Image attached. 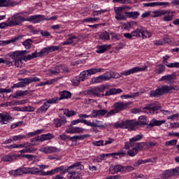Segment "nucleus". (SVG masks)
Returning a JSON list of instances; mask_svg holds the SVG:
<instances>
[{
  "label": "nucleus",
  "instance_id": "nucleus-40",
  "mask_svg": "<svg viewBox=\"0 0 179 179\" xmlns=\"http://www.w3.org/2000/svg\"><path fill=\"white\" fill-rule=\"evenodd\" d=\"M100 40H110V34L107 31L100 32L98 34Z\"/></svg>",
  "mask_w": 179,
  "mask_h": 179
},
{
  "label": "nucleus",
  "instance_id": "nucleus-17",
  "mask_svg": "<svg viewBox=\"0 0 179 179\" xmlns=\"http://www.w3.org/2000/svg\"><path fill=\"white\" fill-rule=\"evenodd\" d=\"M113 107L118 113H120V111H124V110H127V108H128V103H124L122 101H119L115 103Z\"/></svg>",
  "mask_w": 179,
  "mask_h": 179
},
{
  "label": "nucleus",
  "instance_id": "nucleus-11",
  "mask_svg": "<svg viewBox=\"0 0 179 179\" xmlns=\"http://www.w3.org/2000/svg\"><path fill=\"white\" fill-rule=\"evenodd\" d=\"M8 20L11 27L19 26L20 24H22L23 22H26L25 17L20 15L19 13L11 16Z\"/></svg>",
  "mask_w": 179,
  "mask_h": 179
},
{
  "label": "nucleus",
  "instance_id": "nucleus-23",
  "mask_svg": "<svg viewBox=\"0 0 179 179\" xmlns=\"http://www.w3.org/2000/svg\"><path fill=\"white\" fill-rule=\"evenodd\" d=\"M90 136V134L77 135L73 136H69V141L76 142V141H83V139H86V138H89Z\"/></svg>",
  "mask_w": 179,
  "mask_h": 179
},
{
  "label": "nucleus",
  "instance_id": "nucleus-14",
  "mask_svg": "<svg viewBox=\"0 0 179 179\" xmlns=\"http://www.w3.org/2000/svg\"><path fill=\"white\" fill-rule=\"evenodd\" d=\"M25 22H31V23H40L41 22H44V15H31L28 17H25Z\"/></svg>",
  "mask_w": 179,
  "mask_h": 179
},
{
  "label": "nucleus",
  "instance_id": "nucleus-41",
  "mask_svg": "<svg viewBox=\"0 0 179 179\" xmlns=\"http://www.w3.org/2000/svg\"><path fill=\"white\" fill-rule=\"evenodd\" d=\"M169 40L167 38H165L164 39H160V40H155L153 41V44L155 45H164L166 43H169Z\"/></svg>",
  "mask_w": 179,
  "mask_h": 179
},
{
  "label": "nucleus",
  "instance_id": "nucleus-53",
  "mask_svg": "<svg viewBox=\"0 0 179 179\" xmlns=\"http://www.w3.org/2000/svg\"><path fill=\"white\" fill-rule=\"evenodd\" d=\"M27 138V136L24 134H20L17 136H13V142H17V141H22V139H26Z\"/></svg>",
  "mask_w": 179,
  "mask_h": 179
},
{
  "label": "nucleus",
  "instance_id": "nucleus-61",
  "mask_svg": "<svg viewBox=\"0 0 179 179\" xmlns=\"http://www.w3.org/2000/svg\"><path fill=\"white\" fill-rule=\"evenodd\" d=\"M80 78L79 77H75L73 79H71V83H73V86H79L80 83Z\"/></svg>",
  "mask_w": 179,
  "mask_h": 179
},
{
  "label": "nucleus",
  "instance_id": "nucleus-6",
  "mask_svg": "<svg viewBox=\"0 0 179 179\" xmlns=\"http://www.w3.org/2000/svg\"><path fill=\"white\" fill-rule=\"evenodd\" d=\"M171 90H176V92H178L179 87L174 86L163 85L161 87H158L155 90L150 91V97H160V96H163V94L169 93Z\"/></svg>",
  "mask_w": 179,
  "mask_h": 179
},
{
  "label": "nucleus",
  "instance_id": "nucleus-46",
  "mask_svg": "<svg viewBox=\"0 0 179 179\" xmlns=\"http://www.w3.org/2000/svg\"><path fill=\"white\" fill-rule=\"evenodd\" d=\"M27 94V90L20 91L18 90L13 94V99H17V97H21V96H26Z\"/></svg>",
  "mask_w": 179,
  "mask_h": 179
},
{
  "label": "nucleus",
  "instance_id": "nucleus-51",
  "mask_svg": "<svg viewBox=\"0 0 179 179\" xmlns=\"http://www.w3.org/2000/svg\"><path fill=\"white\" fill-rule=\"evenodd\" d=\"M82 122L83 124H85V125H87V120L85 119H77L76 120L71 121V125H76L77 124H80Z\"/></svg>",
  "mask_w": 179,
  "mask_h": 179
},
{
  "label": "nucleus",
  "instance_id": "nucleus-50",
  "mask_svg": "<svg viewBox=\"0 0 179 179\" xmlns=\"http://www.w3.org/2000/svg\"><path fill=\"white\" fill-rule=\"evenodd\" d=\"M99 20L97 17H87L82 20V23H96Z\"/></svg>",
  "mask_w": 179,
  "mask_h": 179
},
{
  "label": "nucleus",
  "instance_id": "nucleus-33",
  "mask_svg": "<svg viewBox=\"0 0 179 179\" xmlns=\"http://www.w3.org/2000/svg\"><path fill=\"white\" fill-rule=\"evenodd\" d=\"M110 170L112 173H121V171H124V166L121 165H114L110 166Z\"/></svg>",
  "mask_w": 179,
  "mask_h": 179
},
{
  "label": "nucleus",
  "instance_id": "nucleus-4",
  "mask_svg": "<svg viewBox=\"0 0 179 179\" xmlns=\"http://www.w3.org/2000/svg\"><path fill=\"white\" fill-rule=\"evenodd\" d=\"M148 69V66H143L142 67L136 66L129 70L122 71L120 73L111 71L112 78L118 79L122 76H129V75H132V73H138V72H145Z\"/></svg>",
  "mask_w": 179,
  "mask_h": 179
},
{
  "label": "nucleus",
  "instance_id": "nucleus-34",
  "mask_svg": "<svg viewBox=\"0 0 179 179\" xmlns=\"http://www.w3.org/2000/svg\"><path fill=\"white\" fill-rule=\"evenodd\" d=\"M143 27H138L136 29L131 31L133 37H142Z\"/></svg>",
  "mask_w": 179,
  "mask_h": 179
},
{
  "label": "nucleus",
  "instance_id": "nucleus-26",
  "mask_svg": "<svg viewBox=\"0 0 179 179\" xmlns=\"http://www.w3.org/2000/svg\"><path fill=\"white\" fill-rule=\"evenodd\" d=\"M54 124L56 128H59L62 127V125H65V124H66V119L65 117H62L60 119H55L54 120Z\"/></svg>",
  "mask_w": 179,
  "mask_h": 179
},
{
  "label": "nucleus",
  "instance_id": "nucleus-56",
  "mask_svg": "<svg viewBox=\"0 0 179 179\" xmlns=\"http://www.w3.org/2000/svg\"><path fill=\"white\" fill-rule=\"evenodd\" d=\"M88 76H89V74L87 73V70H85V71H83V72H81V73H80L78 78H79L80 80L83 81V80H85V79H86V78H87Z\"/></svg>",
  "mask_w": 179,
  "mask_h": 179
},
{
  "label": "nucleus",
  "instance_id": "nucleus-64",
  "mask_svg": "<svg viewBox=\"0 0 179 179\" xmlns=\"http://www.w3.org/2000/svg\"><path fill=\"white\" fill-rule=\"evenodd\" d=\"M167 68H179V62L168 63L166 64Z\"/></svg>",
  "mask_w": 179,
  "mask_h": 179
},
{
  "label": "nucleus",
  "instance_id": "nucleus-24",
  "mask_svg": "<svg viewBox=\"0 0 179 179\" xmlns=\"http://www.w3.org/2000/svg\"><path fill=\"white\" fill-rule=\"evenodd\" d=\"M66 179H82V175L78 171H68Z\"/></svg>",
  "mask_w": 179,
  "mask_h": 179
},
{
  "label": "nucleus",
  "instance_id": "nucleus-15",
  "mask_svg": "<svg viewBox=\"0 0 179 179\" xmlns=\"http://www.w3.org/2000/svg\"><path fill=\"white\" fill-rule=\"evenodd\" d=\"M80 41V39L78 36L69 34V38L65 41L62 43V45H69L71 44L76 45L78 44Z\"/></svg>",
  "mask_w": 179,
  "mask_h": 179
},
{
  "label": "nucleus",
  "instance_id": "nucleus-62",
  "mask_svg": "<svg viewBox=\"0 0 179 179\" xmlns=\"http://www.w3.org/2000/svg\"><path fill=\"white\" fill-rule=\"evenodd\" d=\"M6 27H11L9 20H7L6 22L0 23V29H6Z\"/></svg>",
  "mask_w": 179,
  "mask_h": 179
},
{
  "label": "nucleus",
  "instance_id": "nucleus-60",
  "mask_svg": "<svg viewBox=\"0 0 179 179\" xmlns=\"http://www.w3.org/2000/svg\"><path fill=\"white\" fill-rule=\"evenodd\" d=\"M22 44L27 50H29L31 47V40L27 39L25 41L23 42Z\"/></svg>",
  "mask_w": 179,
  "mask_h": 179
},
{
  "label": "nucleus",
  "instance_id": "nucleus-63",
  "mask_svg": "<svg viewBox=\"0 0 179 179\" xmlns=\"http://www.w3.org/2000/svg\"><path fill=\"white\" fill-rule=\"evenodd\" d=\"M64 113V115H66V117H72L73 115H75L76 114V112L73 110H69L68 109H65Z\"/></svg>",
  "mask_w": 179,
  "mask_h": 179
},
{
  "label": "nucleus",
  "instance_id": "nucleus-28",
  "mask_svg": "<svg viewBox=\"0 0 179 179\" xmlns=\"http://www.w3.org/2000/svg\"><path fill=\"white\" fill-rule=\"evenodd\" d=\"M20 38H22V36H18L8 41H0V45H8V44H10L12 43H16V41H17V40H20Z\"/></svg>",
  "mask_w": 179,
  "mask_h": 179
},
{
  "label": "nucleus",
  "instance_id": "nucleus-36",
  "mask_svg": "<svg viewBox=\"0 0 179 179\" xmlns=\"http://www.w3.org/2000/svg\"><path fill=\"white\" fill-rule=\"evenodd\" d=\"M127 151V155L130 156V157H134V156H136L138 154V152L139 150L136 149L135 147H131L130 149H126Z\"/></svg>",
  "mask_w": 179,
  "mask_h": 179
},
{
  "label": "nucleus",
  "instance_id": "nucleus-27",
  "mask_svg": "<svg viewBox=\"0 0 179 179\" xmlns=\"http://www.w3.org/2000/svg\"><path fill=\"white\" fill-rule=\"evenodd\" d=\"M111 48V45H103L97 47L96 52L97 54H104L108 48Z\"/></svg>",
  "mask_w": 179,
  "mask_h": 179
},
{
  "label": "nucleus",
  "instance_id": "nucleus-25",
  "mask_svg": "<svg viewBox=\"0 0 179 179\" xmlns=\"http://www.w3.org/2000/svg\"><path fill=\"white\" fill-rule=\"evenodd\" d=\"M176 76V73H173L172 74H169L166 76H163L159 79V82H171V80H173V79H174Z\"/></svg>",
  "mask_w": 179,
  "mask_h": 179
},
{
  "label": "nucleus",
  "instance_id": "nucleus-39",
  "mask_svg": "<svg viewBox=\"0 0 179 179\" xmlns=\"http://www.w3.org/2000/svg\"><path fill=\"white\" fill-rule=\"evenodd\" d=\"M59 94H60V97L58 98L59 101L64 100V99H69V97H71V92H69L68 91L60 92Z\"/></svg>",
  "mask_w": 179,
  "mask_h": 179
},
{
  "label": "nucleus",
  "instance_id": "nucleus-19",
  "mask_svg": "<svg viewBox=\"0 0 179 179\" xmlns=\"http://www.w3.org/2000/svg\"><path fill=\"white\" fill-rule=\"evenodd\" d=\"M12 121V116L9 113H0V124L4 125Z\"/></svg>",
  "mask_w": 179,
  "mask_h": 179
},
{
  "label": "nucleus",
  "instance_id": "nucleus-12",
  "mask_svg": "<svg viewBox=\"0 0 179 179\" xmlns=\"http://www.w3.org/2000/svg\"><path fill=\"white\" fill-rule=\"evenodd\" d=\"M125 7L114 8V12L115 13V19H116V20H125V19H127V16L122 13Z\"/></svg>",
  "mask_w": 179,
  "mask_h": 179
},
{
  "label": "nucleus",
  "instance_id": "nucleus-3",
  "mask_svg": "<svg viewBox=\"0 0 179 179\" xmlns=\"http://www.w3.org/2000/svg\"><path fill=\"white\" fill-rule=\"evenodd\" d=\"M83 169V165H82V162H77L68 166L67 169L64 166H61L57 167L51 171H43L41 172V176H54L55 174H58V173H61V171H69V170H82Z\"/></svg>",
  "mask_w": 179,
  "mask_h": 179
},
{
  "label": "nucleus",
  "instance_id": "nucleus-52",
  "mask_svg": "<svg viewBox=\"0 0 179 179\" xmlns=\"http://www.w3.org/2000/svg\"><path fill=\"white\" fill-rule=\"evenodd\" d=\"M111 40L113 41H118V40H121L122 38V35L120 34H117V33H111Z\"/></svg>",
  "mask_w": 179,
  "mask_h": 179
},
{
  "label": "nucleus",
  "instance_id": "nucleus-58",
  "mask_svg": "<svg viewBox=\"0 0 179 179\" xmlns=\"http://www.w3.org/2000/svg\"><path fill=\"white\" fill-rule=\"evenodd\" d=\"M31 174L37 176V174H40L41 173V171L38 169V168L36 167H31L30 168Z\"/></svg>",
  "mask_w": 179,
  "mask_h": 179
},
{
  "label": "nucleus",
  "instance_id": "nucleus-31",
  "mask_svg": "<svg viewBox=\"0 0 179 179\" xmlns=\"http://www.w3.org/2000/svg\"><path fill=\"white\" fill-rule=\"evenodd\" d=\"M167 14V10H155L151 12L152 17H159L160 16H163Z\"/></svg>",
  "mask_w": 179,
  "mask_h": 179
},
{
  "label": "nucleus",
  "instance_id": "nucleus-2",
  "mask_svg": "<svg viewBox=\"0 0 179 179\" xmlns=\"http://www.w3.org/2000/svg\"><path fill=\"white\" fill-rule=\"evenodd\" d=\"M147 122L146 116H140L138 121L123 120L114 123L113 127L117 129L118 128H122V129H129V131H136L138 125H146Z\"/></svg>",
  "mask_w": 179,
  "mask_h": 179
},
{
  "label": "nucleus",
  "instance_id": "nucleus-8",
  "mask_svg": "<svg viewBox=\"0 0 179 179\" xmlns=\"http://www.w3.org/2000/svg\"><path fill=\"white\" fill-rule=\"evenodd\" d=\"M59 101L58 97L55 96L50 99L46 100L45 102L36 110V114H40L41 113H47V110L50 108V104H55Z\"/></svg>",
  "mask_w": 179,
  "mask_h": 179
},
{
  "label": "nucleus",
  "instance_id": "nucleus-16",
  "mask_svg": "<svg viewBox=\"0 0 179 179\" xmlns=\"http://www.w3.org/2000/svg\"><path fill=\"white\" fill-rule=\"evenodd\" d=\"M40 152L45 153V155H49L51 153H56V152H59L60 150L55 146H46L40 148Z\"/></svg>",
  "mask_w": 179,
  "mask_h": 179
},
{
  "label": "nucleus",
  "instance_id": "nucleus-32",
  "mask_svg": "<svg viewBox=\"0 0 179 179\" xmlns=\"http://www.w3.org/2000/svg\"><path fill=\"white\" fill-rule=\"evenodd\" d=\"M174 17V12L167 11L166 14L163 17L164 22H171Z\"/></svg>",
  "mask_w": 179,
  "mask_h": 179
},
{
  "label": "nucleus",
  "instance_id": "nucleus-47",
  "mask_svg": "<svg viewBox=\"0 0 179 179\" xmlns=\"http://www.w3.org/2000/svg\"><path fill=\"white\" fill-rule=\"evenodd\" d=\"M166 69V67L163 64H158L155 67V72L160 75V73H163Z\"/></svg>",
  "mask_w": 179,
  "mask_h": 179
},
{
  "label": "nucleus",
  "instance_id": "nucleus-20",
  "mask_svg": "<svg viewBox=\"0 0 179 179\" xmlns=\"http://www.w3.org/2000/svg\"><path fill=\"white\" fill-rule=\"evenodd\" d=\"M66 132H67V134H83V132H85V129L70 126L69 129L66 130Z\"/></svg>",
  "mask_w": 179,
  "mask_h": 179
},
{
  "label": "nucleus",
  "instance_id": "nucleus-59",
  "mask_svg": "<svg viewBox=\"0 0 179 179\" xmlns=\"http://www.w3.org/2000/svg\"><path fill=\"white\" fill-rule=\"evenodd\" d=\"M106 154H102L101 155L96 156L94 157V162H96L97 163H100V162H103L104 160V158L106 157Z\"/></svg>",
  "mask_w": 179,
  "mask_h": 179
},
{
  "label": "nucleus",
  "instance_id": "nucleus-5",
  "mask_svg": "<svg viewBox=\"0 0 179 179\" xmlns=\"http://www.w3.org/2000/svg\"><path fill=\"white\" fill-rule=\"evenodd\" d=\"M143 138V136L138 134L136 136L129 138V141L124 143V149H131V148H135L137 150H142L145 147V143H136L138 141H141Z\"/></svg>",
  "mask_w": 179,
  "mask_h": 179
},
{
  "label": "nucleus",
  "instance_id": "nucleus-45",
  "mask_svg": "<svg viewBox=\"0 0 179 179\" xmlns=\"http://www.w3.org/2000/svg\"><path fill=\"white\" fill-rule=\"evenodd\" d=\"M37 148H28L19 151L20 153H36Z\"/></svg>",
  "mask_w": 179,
  "mask_h": 179
},
{
  "label": "nucleus",
  "instance_id": "nucleus-13",
  "mask_svg": "<svg viewBox=\"0 0 179 179\" xmlns=\"http://www.w3.org/2000/svg\"><path fill=\"white\" fill-rule=\"evenodd\" d=\"M87 127H92V128H107L108 124L107 123L103 124V121L93 120L92 122L87 120Z\"/></svg>",
  "mask_w": 179,
  "mask_h": 179
},
{
  "label": "nucleus",
  "instance_id": "nucleus-44",
  "mask_svg": "<svg viewBox=\"0 0 179 179\" xmlns=\"http://www.w3.org/2000/svg\"><path fill=\"white\" fill-rule=\"evenodd\" d=\"M125 15L127 17H131V19H137L140 13L138 11H134V12L125 13Z\"/></svg>",
  "mask_w": 179,
  "mask_h": 179
},
{
  "label": "nucleus",
  "instance_id": "nucleus-7",
  "mask_svg": "<svg viewBox=\"0 0 179 179\" xmlns=\"http://www.w3.org/2000/svg\"><path fill=\"white\" fill-rule=\"evenodd\" d=\"M28 53L29 52L27 50H15L8 52L7 55L13 61H20V68H22L23 66V62L22 61H24V58H26L25 55H27Z\"/></svg>",
  "mask_w": 179,
  "mask_h": 179
},
{
  "label": "nucleus",
  "instance_id": "nucleus-37",
  "mask_svg": "<svg viewBox=\"0 0 179 179\" xmlns=\"http://www.w3.org/2000/svg\"><path fill=\"white\" fill-rule=\"evenodd\" d=\"M41 136V142H44L45 141H50L54 138V135L50 133L46 134H42Z\"/></svg>",
  "mask_w": 179,
  "mask_h": 179
},
{
  "label": "nucleus",
  "instance_id": "nucleus-29",
  "mask_svg": "<svg viewBox=\"0 0 179 179\" xmlns=\"http://www.w3.org/2000/svg\"><path fill=\"white\" fill-rule=\"evenodd\" d=\"M174 176H176L174 169H169V170L164 171L162 173V178L164 179L170 178V177H173Z\"/></svg>",
  "mask_w": 179,
  "mask_h": 179
},
{
  "label": "nucleus",
  "instance_id": "nucleus-22",
  "mask_svg": "<svg viewBox=\"0 0 179 179\" xmlns=\"http://www.w3.org/2000/svg\"><path fill=\"white\" fill-rule=\"evenodd\" d=\"M1 162L12 163L13 160H16V154H8L1 158Z\"/></svg>",
  "mask_w": 179,
  "mask_h": 179
},
{
  "label": "nucleus",
  "instance_id": "nucleus-57",
  "mask_svg": "<svg viewBox=\"0 0 179 179\" xmlns=\"http://www.w3.org/2000/svg\"><path fill=\"white\" fill-rule=\"evenodd\" d=\"M49 72L51 73V75H58L59 73H61V70L58 66L55 69H50Z\"/></svg>",
  "mask_w": 179,
  "mask_h": 179
},
{
  "label": "nucleus",
  "instance_id": "nucleus-10",
  "mask_svg": "<svg viewBox=\"0 0 179 179\" xmlns=\"http://www.w3.org/2000/svg\"><path fill=\"white\" fill-rule=\"evenodd\" d=\"M51 50L50 49V46L47 48H44L39 52H35L31 53V55H28L24 57V61H30V59H33V58H37L38 57H44V55H47V54H50Z\"/></svg>",
  "mask_w": 179,
  "mask_h": 179
},
{
  "label": "nucleus",
  "instance_id": "nucleus-42",
  "mask_svg": "<svg viewBox=\"0 0 179 179\" xmlns=\"http://www.w3.org/2000/svg\"><path fill=\"white\" fill-rule=\"evenodd\" d=\"M152 34H152L151 31L145 30V28L143 27L142 32H141V36H142L143 38H150V37H152Z\"/></svg>",
  "mask_w": 179,
  "mask_h": 179
},
{
  "label": "nucleus",
  "instance_id": "nucleus-18",
  "mask_svg": "<svg viewBox=\"0 0 179 179\" xmlns=\"http://www.w3.org/2000/svg\"><path fill=\"white\" fill-rule=\"evenodd\" d=\"M157 6H164V8H170L172 6H179V0H171V2H157Z\"/></svg>",
  "mask_w": 179,
  "mask_h": 179
},
{
  "label": "nucleus",
  "instance_id": "nucleus-54",
  "mask_svg": "<svg viewBox=\"0 0 179 179\" xmlns=\"http://www.w3.org/2000/svg\"><path fill=\"white\" fill-rule=\"evenodd\" d=\"M106 113L105 114L106 118H109V117H113V115H115V114H118L115 108L110 110L109 112L107 110H106Z\"/></svg>",
  "mask_w": 179,
  "mask_h": 179
},
{
  "label": "nucleus",
  "instance_id": "nucleus-9",
  "mask_svg": "<svg viewBox=\"0 0 179 179\" xmlns=\"http://www.w3.org/2000/svg\"><path fill=\"white\" fill-rule=\"evenodd\" d=\"M107 114V110L106 109H101V110H94L90 113V115L86 114H80L78 115L79 118H97V117H104Z\"/></svg>",
  "mask_w": 179,
  "mask_h": 179
},
{
  "label": "nucleus",
  "instance_id": "nucleus-30",
  "mask_svg": "<svg viewBox=\"0 0 179 179\" xmlns=\"http://www.w3.org/2000/svg\"><path fill=\"white\" fill-rule=\"evenodd\" d=\"M166 120H157L156 119H152L150 122L149 125L150 127H160V125H163V124H165Z\"/></svg>",
  "mask_w": 179,
  "mask_h": 179
},
{
  "label": "nucleus",
  "instance_id": "nucleus-43",
  "mask_svg": "<svg viewBox=\"0 0 179 179\" xmlns=\"http://www.w3.org/2000/svg\"><path fill=\"white\" fill-rule=\"evenodd\" d=\"M106 157L108 156H112V157H115V156H119L120 157H124L125 156V152H124V151H118L117 152L106 154Z\"/></svg>",
  "mask_w": 179,
  "mask_h": 179
},
{
  "label": "nucleus",
  "instance_id": "nucleus-1",
  "mask_svg": "<svg viewBox=\"0 0 179 179\" xmlns=\"http://www.w3.org/2000/svg\"><path fill=\"white\" fill-rule=\"evenodd\" d=\"M107 87L106 85H99L94 87L84 92L85 96H89V97H104L105 96H111L113 94H117L122 93V90L112 88L108 91L106 92ZM104 92H106L104 94Z\"/></svg>",
  "mask_w": 179,
  "mask_h": 179
},
{
  "label": "nucleus",
  "instance_id": "nucleus-38",
  "mask_svg": "<svg viewBox=\"0 0 179 179\" xmlns=\"http://www.w3.org/2000/svg\"><path fill=\"white\" fill-rule=\"evenodd\" d=\"M143 110H147L148 113H150V114H155V111L159 110V106L149 105L148 106L143 108Z\"/></svg>",
  "mask_w": 179,
  "mask_h": 179
},
{
  "label": "nucleus",
  "instance_id": "nucleus-49",
  "mask_svg": "<svg viewBox=\"0 0 179 179\" xmlns=\"http://www.w3.org/2000/svg\"><path fill=\"white\" fill-rule=\"evenodd\" d=\"M43 129H38L36 130L35 131L33 132H29L27 134V136H28V138H31L33 136H36V135H40V134H43Z\"/></svg>",
  "mask_w": 179,
  "mask_h": 179
},
{
  "label": "nucleus",
  "instance_id": "nucleus-55",
  "mask_svg": "<svg viewBox=\"0 0 179 179\" xmlns=\"http://www.w3.org/2000/svg\"><path fill=\"white\" fill-rule=\"evenodd\" d=\"M21 84L22 85V87H26L28 85H30V78H22L20 79Z\"/></svg>",
  "mask_w": 179,
  "mask_h": 179
},
{
  "label": "nucleus",
  "instance_id": "nucleus-48",
  "mask_svg": "<svg viewBox=\"0 0 179 179\" xmlns=\"http://www.w3.org/2000/svg\"><path fill=\"white\" fill-rule=\"evenodd\" d=\"M93 83H101V82H106L104 78V76H99L98 77H95L92 78Z\"/></svg>",
  "mask_w": 179,
  "mask_h": 179
},
{
  "label": "nucleus",
  "instance_id": "nucleus-35",
  "mask_svg": "<svg viewBox=\"0 0 179 179\" xmlns=\"http://www.w3.org/2000/svg\"><path fill=\"white\" fill-rule=\"evenodd\" d=\"M10 176H13L14 177H17V176H23V172L22 168H19L15 170H11L9 171Z\"/></svg>",
  "mask_w": 179,
  "mask_h": 179
},
{
  "label": "nucleus",
  "instance_id": "nucleus-21",
  "mask_svg": "<svg viewBox=\"0 0 179 179\" xmlns=\"http://www.w3.org/2000/svg\"><path fill=\"white\" fill-rule=\"evenodd\" d=\"M3 64H5L6 66H16L17 68H20V60H8L3 59Z\"/></svg>",
  "mask_w": 179,
  "mask_h": 179
}]
</instances>
